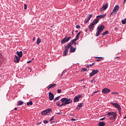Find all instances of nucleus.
I'll return each instance as SVG.
<instances>
[{
  "mask_svg": "<svg viewBox=\"0 0 126 126\" xmlns=\"http://www.w3.org/2000/svg\"><path fill=\"white\" fill-rule=\"evenodd\" d=\"M72 103V99L66 97H63L56 103V105L59 107H63Z\"/></svg>",
  "mask_w": 126,
  "mask_h": 126,
  "instance_id": "1",
  "label": "nucleus"
},
{
  "mask_svg": "<svg viewBox=\"0 0 126 126\" xmlns=\"http://www.w3.org/2000/svg\"><path fill=\"white\" fill-rule=\"evenodd\" d=\"M106 116H108V117H110V119L111 121H116V118H117L118 114L116 112H108L106 114Z\"/></svg>",
  "mask_w": 126,
  "mask_h": 126,
  "instance_id": "2",
  "label": "nucleus"
},
{
  "mask_svg": "<svg viewBox=\"0 0 126 126\" xmlns=\"http://www.w3.org/2000/svg\"><path fill=\"white\" fill-rule=\"evenodd\" d=\"M97 32H96V36L98 37L100 36V34L102 32V31L105 29V26L103 25H99L97 28Z\"/></svg>",
  "mask_w": 126,
  "mask_h": 126,
  "instance_id": "3",
  "label": "nucleus"
},
{
  "mask_svg": "<svg viewBox=\"0 0 126 126\" xmlns=\"http://www.w3.org/2000/svg\"><path fill=\"white\" fill-rule=\"evenodd\" d=\"M97 24V21H94V20L92 22L89 26V29H90V31H93V29L95 28L94 25H96Z\"/></svg>",
  "mask_w": 126,
  "mask_h": 126,
  "instance_id": "4",
  "label": "nucleus"
},
{
  "mask_svg": "<svg viewBox=\"0 0 126 126\" xmlns=\"http://www.w3.org/2000/svg\"><path fill=\"white\" fill-rule=\"evenodd\" d=\"M106 17V14H103V15H100L98 16H97L96 18L94 20V21H96L97 23L99 22V19H104Z\"/></svg>",
  "mask_w": 126,
  "mask_h": 126,
  "instance_id": "5",
  "label": "nucleus"
},
{
  "mask_svg": "<svg viewBox=\"0 0 126 126\" xmlns=\"http://www.w3.org/2000/svg\"><path fill=\"white\" fill-rule=\"evenodd\" d=\"M51 112H52V109H47L45 110H43L42 112H41V115H42V116H45L46 115H47V116H49L51 113Z\"/></svg>",
  "mask_w": 126,
  "mask_h": 126,
  "instance_id": "6",
  "label": "nucleus"
},
{
  "mask_svg": "<svg viewBox=\"0 0 126 126\" xmlns=\"http://www.w3.org/2000/svg\"><path fill=\"white\" fill-rule=\"evenodd\" d=\"M71 39V37H65L61 40V44H65V43H67L69 40Z\"/></svg>",
  "mask_w": 126,
  "mask_h": 126,
  "instance_id": "7",
  "label": "nucleus"
},
{
  "mask_svg": "<svg viewBox=\"0 0 126 126\" xmlns=\"http://www.w3.org/2000/svg\"><path fill=\"white\" fill-rule=\"evenodd\" d=\"M76 41V39L74 38V39L71 40L66 46L68 47V48H70V47H71V45H73V44H74V46H76V42H75Z\"/></svg>",
  "mask_w": 126,
  "mask_h": 126,
  "instance_id": "8",
  "label": "nucleus"
},
{
  "mask_svg": "<svg viewBox=\"0 0 126 126\" xmlns=\"http://www.w3.org/2000/svg\"><path fill=\"white\" fill-rule=\"evenodd\" d=\"M82 97V95L79 94L77 96H75L74 98L73 102L74 103H77V102H79V99Z\"/></svg>",
  "mask_w": 126,
  "mask_h": 126,
  "instance_id": "9",
  "label": "nucleus"
},
{
  "mask_svg": "<svg viewBox=\"0 0 126 126\" xmlns=\"http://www.w3.org/2000/svg\"><path fill=\"white\" fill-rule=\"evenodd\" d=\"M111 105H113L114 106V107H115V108H116V109H117L118 111H120V109H122V108L121 107V105H120L119 104L117 103H114V102H112L111 103Z\"/></svg>",
  "mask_w": 126,
  "mask_h": 126,
  "instance_id": "10",
  "label": "nucleus"
},
{
  "mask_svg": "<svg viewBox=\"0 0 126 126\" xmlns=\"http://www.w3.org/2000/svg\"><path fill=\"white\" fill-rule=\"evenodd\" d=\"M99 72V70L98 69L96 70H93L92 72L90 73V77H92V76H94L95 74H97Z\"/></svg>",
  "mask_w": 126,
  "mask_h": 126,
  "instance_id": "11",
  "label": "nucleus"
},
{
  "mask_svg": "<svg viewBox=\"0 0 126 126\" xmlns=\"http://www.w3.org/2000/svg\"><path fill=\"white\" fill-rule=\"evenodd\" d=\"M108 6H109V3L106 2L105 5H104L100 9V11H103V10H106L107 8H108Z\"/></svg>",
  "mask_w": 126,
  "mask_h": 126,
  "instance_id": "12",
  "label": "nucleus"
},
{
  "mask_svg": "<svg viewBox=\"0 0 126 126\" xmlns=\"http://www.w3.org/2000/svg\"><path fill=\"white\" fill-rule=\"evenodd\" d=\"M109 92H111V90L108 88H104L102 90L103 94H108Z\"/></svg>",
  "mask_w": 126,
  "mask_h": 126,
  "instance_id": "13",
  "label": "nucleus"
},
{
  "mask_svg": "<svg viewBox=\"0 0 126 126\" xmlns=\"http://www.w3.org/2000/svg\"><path fill=\"white\" fill-rule=\"evenodd\" d=\"M69 47H67V46H65V50L63 52V57H65L66 56L67 53H68V49Z\"/></svg>",
  "mask_w": 126,
  "mask_h": 126,
  "instance_id": "14",
  "label": "nucleus"
},
{
  "mask_svg": "<svg viewBox=\"0 0 126 126\" xmlns=\"http://www.w3.org/2000/svg\"><path fill=\"white\" fill-rule=\"evenodd\" d=\"M54 97H55V96L54 95V94H53V93L49 92V99L50 101H53V100L54 99Z\"/></svg>",
  "mask_w": 126,
  "mask_h": 126,
  "instance_id": "15",
  "label": "nucleus"
},
{
  "mask_svg": "<svg viewBox=\"0 0 126 126\" xmlns=\"http://www.w3.org/2000/svg\"><path fill=\"white\" fill-rule=\"evenodd\" d=\"M83 106H84V103L82 102L80 103V104L77 106L76 110H77V111H79V110H80V109H81V108H82Z\"/></svg>",
  "mask_w": 126,
  "mask_h": 126,
  "instance_id": "16",
  "label": "nucleus"
},
{
  "mask_svg": "<svg viewBox=\"0 0 126 126\" xmlns=\"http://www.w3.org/2000/svg\"><path fill=\"white\" fill-rule=\"evenodd\" d=\"M56 86H57V84H50L47 87V90H50V89H51V88H54L56 87Z\"/></svg>",
  "mask_w": 126,
  "mask_h": 126,
  "instance_id": "17",
  "label": "nucleus"
},
{
  "mask_svg": "<svg viewBox=\"0 0 126 126\" xmlns=\"http://www.w3.org/2000/svg\"><path fill=\"white\" fill-rule=\"evenodd\" d=\"M15 57L16 58V59H14V61L15 63H19V61H20V59L21 57H19V56H15Z\"/></svg>",
  "mask_w": 126,
  "mask_h": 126,
  "instance_id": "18",
  "label": "nucleus"
},
{
  "mask_svg": "<svg viewBox=\"0 0 126 126\" xmlns=\"http://www.w3.org/2000/svg\"><path fill=\"white\" fill-rule=\"evenodd\" d=\"M70 53H74L75 51H76V47L73 48V46H70Z\"/></svg>",
  "mask_w": 126,
  "mask_h": 126,
  "instance_id": "19",
  "label": "nucleus"
},
{
  "mask_svg": "<svg viewBox=\"0 0 126 126\" xmlns=\"http://www.w3.org/2000/svg\"><path fill=\"white\" fill-rule=\"evenodd\" d=\"M119 8H120V6H119V5H116L113 8V11L118 12V11L119 10Z\"/></svg>",
  "mask_w": 126,
  "mask_h": 126,
  "instance_id": "20",
  "label": "nucleus"
},
{
  "mask_svg": "<svg viewBox=\"0 0 126 126\" xmlns=\"http://www.w3.org/2000/svg\"><path fill=\"white\" fill-rule=\"evenodd\" d=\"M16 54L17 55V56H18V57H19L20 58H22V51H17Z\"/></svg>",
  "mask_w": 126,
  "mask_h": 126,
  "instance_id": "21",
  "label": "nucleus"
},
{
  "mask_svg": "<svg viewBox=\"0 0 126 126\" xmlns=\"http://www.w3.org/2000/svg\"><path fill=\"white\" fill-rule=\"evenodd\" d=\"M105 125H106V123L103 122H99L98 123V126H104Z\"/></svg>",
  "mask_w": 126,
  "mask_h": 126,
  "instance_id": "22",
  "label": "nucleus"
},
{
  "mask_svg": "<svg viewBox=\"0 0 126 126\" xmlns=\"http://www.w3.org/2000/svg\"><path fill=\"white\" fill-rule=\"evenodd\" d=\"M116 13H117V12H116L115 11H114V10H113V11L110 14V16H115V15H116Z\"/></svg>",
  "mask_w": 126,
  "mask_h": 126,
  "instance_id": "23",
  "label": "nucleus"
},
{
  "mask_svg": "<svg viewBox=\"0 0 126 126\" xmlns=\"http://www.w3.org/2000/svg\"><path fill=\"white\" fill-rule=\"evenodd\" d=\"M93 15V14H90L89 15L87 16L86 18L87 20H89H89L91 19V17H92Z\"/></svg>",
  "mask_w": 126,
  "mask_h": 126,
  "instance_id": "24",
  "label": "nucleus"
},
{
  "mask_svg": "<svg viewBox=\"0 0 126 126\" xmlns=\"http://www.w3.org/2000/svg\"><path fill=\"white\" fill-rule=\"evenodd\" d=\"M108 33H109V31H108L104 32L102 34V37H104L105 36V35H107V34H108Z\"/></svg>",
  "mask_w": 126,
  "mask_h": 126,
  "instance_id": "25",
  "label": "nucleus"
},
{
  "mask_svg": "<svg viewBox=\"0 0 126 126\" xmlns=\"http://www.w3.org/2000/svg\"><path fill=\"white\" fill-rule=\"evenodd\" d=\"M22 105H23V102L21 100H19L18 101V106H21Z\"/></svg>",
  "mask_w": 126,
  "mask_h": 126,
  "instance_id": "26",
  "label": "nucleus"
},
{
  "mask_svg": "<svg viewBox=\"0 0 126 126\" xmlns=\"http://www.w3.org/2000/svg\"><path fill=\"white\" fill-rule=\"evenodd\" d=\"M41 43V38H38L36 41L37 45H39Z\"/></svg>",
  "mask_w": 126,
  "mask_h": 126,
  "instance_id": "27",
  "label": "nucleus"
},
{
  "mask_svg": "<svg viewBox=\"0 0 126 126\" xmlns=\"http://www.w3.org/2000/svg\"><path fill=\"white\" fill-rule=\"evenodd\" d=\"M27 105L28 106H32V105H33V102L32 101H30V102L27 103Z\"/></svg>",
  "mask_w": 126,
  "mask_h": 126,
  "instance_id": "28",
  "label": "nucleus"
},
{
  "mask_svg": "<svg viewBox=\"0 0 126 126\" xmlns=\"http://www.w3.org/2000/svg\"><path fill=\"white\" fill-rule=\"evenodd\" d=\"M59 98H61V96H58L57 97H56L54 100V102H57V101L59 100Z\"/></svg>",
  "mask_w": 126,
  "mask_h": 126,
  "instance_id": "29",
  "label": "nucleus"
},
{
  "mask_svg": "<svg viewBox=\"0 0 126 126\" xmlns=\"http://www.w3.org/2000/svg\"><path fill=\"white\" fill-rule=\"evenodd\" d=\"M122 24H124V25L126 24V18L125 19H123V20H122Z\"/></svg>",
  "mask_w": 126,
  "mask_h": 126,
  "instance_id": "30",
  "label": "nucleus"
},
{
  "mask_svg": "<svg viewBox=\"0 0 126 126\" xmlns=\"http://www.w3.org/2000/svg\"><path fill=\"white\" fill-rule=\"evenodd\" d=\"M78 39H79V35H78V34H77L76 35V37L75 38V39L77 41L78 40Z\"/></svg>",
  "mask_w": 126,
  "mask_h": 126,
  "instance_id": "31",
  "label": "nucleus"
},
{
  "mask_svg": "<svg viewBox=\"0 0 126 126\" xmlns=\"http://www.w3.org/2000/svg\"><path fill=\"white\" fill-rule=\"evenodd\" d=\"M82 71H83V72H84V71H87V69L86 68H83L82 69Z\"/></svg>",
  "mask_w": 126,
  "mask_h": 126,
  "instance_id": "32",
  "label": "nucleus"
},
{
  "mask_svg": "<svg viewBox=\"0 0 126 126\" xmlns=\"http://www.w3.org/2000/svg\"><path fill=\"white\" fill-rule=\"evenodd\" d=\"M81 28V27L79 25H78L76 26V28H77V29H78Z\"/></svg>",
  "mask_w": 126,
  "mask_h": 126,
  "instance_id": "33",
  "label": "nucleus"
},
{
  "mask_svg": "<svg viewBox=\"0 0 126 126\" xmlns=\"http://www.w3.org/2000/svg\"><path fill=\"white\" fill-rule=\"evenodd\" d=\"M57 93H58V94L61 93H62V90H61V89H58V90H57Z\"/></svg>",
  "mask_w": 126,
  "mask_h": 126,
  "instance_id": "34",
  "label": "nucleus"
},
{
  "mask_svg": "<svg viewBox=\"0 0 126 126\" xmlns=\"http://www.w3.org/2000/svg\"><path fill=\"white\" fill-rule=\"evenodd\" d=\"M54 118H55V116H53V117L51 118V119L49 120V122H52V121H53Z\"/></svg>",
  "mask_w": 126,
  "mask_h": 126,
  "instance_id": "35",
  "label": "nucleus"
},
{
  "mask_svg": "<svg viewBox=\"0 0 126 126\" xmlns=\"http://www.w3.org/2000/svg\"><path fill=\"white\" fill-rule=\"evenodd\" d=\"M41 124H42V122H38L36 124V126H40V125H41Z\"/></svg>",
  "mask_w": 126,
  "mask_h": 126,
  "instance_id": "36",
  "label": "nucleus"
},
{
  "mask_svg": "<svg viewBox=\"0 0 126 126\" xmlns=\"http://www.w3.org/2000/svg\"><path fill=\"white\" fill-rule=\"evenodd\" d=\"M89 21V20H87V19L86 18V19L85 20V24H86V23H87Z\"/></svg>",
  "mask_w": 126,
  "mask_h": 126,
  "instance_id": "37",
  "label": "nucleus"
},
{
  "mask_svg": "<svg viewBox=\"0 0 126 126\" xmlns=\"http://www.w3.org/2000/svg\"><path fill=\"white\" fill-rule=\"evenodd\" d=\"M24 9H27V5L26 4H24Z\"/></svg>",
  "mask_w": 126,
  "mask_h": 126,
  "instance_id": "38",
  "label": "nucleus"
},
{
  "mask_svg": "<svg viewBox=\"0 0 126 126\" xmlns=\"http://www.w3.org/2000/svg\"><path fill=\"white\" fill-rule=\"evenodd\" d=\"M43 123H44V124H48V123H49V121H47V120H44L43 121Z\"/></svg>",
  "mask_w": 126,
  "mask_h": 126,
  "instance_id": "39",
  "label": "nucleus"
},
{
  "mask_svg": "<svg viewBox=\"0 0 126 126\" xmlns=\"http://www.w3.org/2000/svg\"><path fill=\"white\" fill-rule=\"evenodd\" d=\"M119 113V115L120 116H121L122 115V114H121V112H122V108L120 109V111H118Z\"/></svg>",
  "mask_w": 126,
  "mask_h": 126,
  "instance_id": "40",
  "label": "nucleus"
},
{
  "mask_svg": "<svg viewBox=\"0 0 126 126\" xmlns=\"http://www.w3.org/2000/svg\"><path fill=\"white\" fill-rule=\"evenodd\" d=\"M98 92H99V91H97L94 92L93 93V94L92 95V96H93V95H94V94H95V93H98Z\"/></svg>",
  "mask_w": 126,
  "mask_h": 126,
  "instance_id": "41",
  "label": "nucleus"
},
{
  "mask_svg": "<svg viewBox=\"0 0 126 126\" xmlns=\"http://www.w3.org/2000/svg\"><path fill=\"white\" fill-rule=\"evenodd\" d=\"M32 61H33V59H32V60L28 61V62H27V63H32Z\"/></svg>",
  "mask_w": 126,
  "mask_h": 126,
  "instance_id": "42",
  "label": "nucleus"
},
{
  "mask_svg": "<svg viewBox=\"0 0 126 126\" xmlns=\"http://www.w3.org/2000/svg\"><path fill=\"white\" fill-rule=\"evenodd\" d=\"M105 119H106L105 117L103 118H101L99 120V121H104V120H105Z\"/></svg>",
  "mask_w": 126,
  "mask_h": 126,
  "instance_id": "43",
  "label": "nucleus"
},
{
  "mask_svg": "<svg viewBox=\"0 0 126 126\" xmlns=\"http://www.w3.org/2000/svg\"><path fill=\"white\" fill-rule=\"evenodd\" d=\"M70 121L74 122V121H76V120L75 119L73 118V119H71Z\"/></svg>",
  "mask_w": 126,
  "mask_h": 126,
  "instance_id": "44",
  "label": "nucleus"
},
{
  "mask_svg": "<svg viewBox=\"0 0 126 126\" xmlns=\"http://www.w3.org/2000/svg\"><path fill=\"white\" fill-rule=\"evenodd\" d=\"M61 114H63V113L60 112L59 113H57L56 115H61Z\"/></svg>",
  "mask_w": 126,
  "mask_h": 126,
  "instance_id": "45",
  "label": "nucleus"
},
{
  "mask_svg": "<svg viewBox=\"0 0 126 126\" xmlns=\"http://www.w3.org/2000/svg\"><path fill=\"white\" fill-rule=\"evenodd\" d=\"M95 59H104L103 57H95Z\"/></svg>",
  "mask_w": 126,
  "mask_h": 126,
  "instance_id": "46",
  "label": "nucleus"
},
{
  "mask_svg": "<svg viewBox=\"0 0 126 126\" xmlns=\"http://www.w3.org/2000/svg\"><path fill=\"white\" fill-rule=\"evenodd\" d=\"M90 66V65H87L86 66V68H87H87H89Z\"/></svg>",
  "mask_w": 126,
  "mask_h": 126,
  "instance_id": "47",
  "label": "nucleus"
},
{
  "mask_svg": "<svg viewBox=\"0 0 126 126\" xmlns=\"http://www.w3.org/2000/svg\"><path fill=\"white\" fill-rule=\"evenodd\" d=\"M95 64V63H93L92 64H90V67L92 66V65H94Z\"/></svg>",
  "mask_w": 126,
  "mask_h": 126,
  "instance_id": "48",
  "label": "nucleus"
},
{
  "mask_svg": "<svg viewBox=\"0 0 126 126\" xmlns=\"http://www.w3.org/2000/svg\"><path fill=\"white\" fill-rule=\"evenodd\" d=\"M81 33V32H79L77 34V35H78L79 36Z\"/></svg>",
  "mask_w": 126,
  "mask_h": 126,
  "instance_id": "49",
  "label": "nucleus"
},
{
  "mask_svg": "<svg viewBox=\"0 0 126 126\" xmlns=\"http://www.w3.org/2000/svg\"><path fill=\"white\" fill-rule=\"evenodd\" d=\"M74 2L75 3H77V2H78V0H75Z\"/></svg>",
  "mask_w": 126,
  "mask_h": 126,
  "instance_id": "50",
  "label": "nucleus"
},
{
  "mask_svg": "<svg viewBox=\"0 0 126 126\" xmlns=\"http://www.w3.org/2000/svg\"><path fill=\"white\" fill-rule=\"evenodd\" d=\"M99 61H101V59H97L95 62H99Z\"/></svg>",
  "mask_w": 126,
  "mask_h": 126,
  "instance_id": "51",
  "label": "nucleus"
},
{
  "mask_svg": "<svg viewBox=\"0 0 126 126\" xmlns=\"http://www.w3.org/2000/svg\"><path fill=\"white\" fill-rule=\"evenodd\" d=\"M117 59H118L119 60V59H120L119 57H117L115 58V60H117Z\"/></svg>",
  "mask_w": 126,
  "mask_h": 126,
  "instance_id": "52",
  "label": "nucleus"
},
{
  "mask_svg": "<svg viewBox=\"0 0 126 126\" xmlns=\"http://www.w3.org/2000/svg\"><path fill=\"white\" fill-rule=\"evenodd\" d=\"M112 94H119V93H112Z\"/></svg>",
  "mask_w": 126,
  "mask_h": 126,
  "instance_id": "53",
  "label": "nucleus"
},
{
  "mask_svg": "<svg viewBox=\"0 0 126 126\" xmlns=\"http://www.w3.org/2000/svg\"><path fill=\"white\" fill-rule=\"evenodd\" d=\"M14 110L15 111H16V110H17V107L15 108Z\"/></svg>",
  "mask_w": 126,
  "mask_h": 126,
  "instance_id": "54",
  "label": "nucleus"
},
{
  "mask_svg": "<svg viewBox=\"0 0 126 126\" xmlns=\"http://www.w3.org/2000/svg\"><path fill=\"white\" fill-rule=\"evenodd\" d=\"M32 40H33V41H35V37H33V38Z\"/></svg>",
  "mask_w": 126,
  "mask_h": 126,
  "instance_id": "55",
  "label": "nucleus"
},
{
  "mask_svg": "<svg viewBox=\"0 0 126 126\" xmlns=\"http://www.w3.org/2000/svg\"><path fill=\"white\" fill-rule=\"evenodd\" d=\"M126 116H125V117H124V120H126Z\"/></svg>",
  "mask_w": 126,
  "mask_h": 126,
  "instance_id": "56",
  "label": "nucleus"
},
{
  "mask_svg": "<svg viewBox=\"0 0 126 126\" xmlns=\"http://www.w3.org/2000/svg\"><path fill=\"white\" fill-rule=\"evenodd\" d=\"M126 0H124V3L126 2Z\"/></svg>",
  "mask_w": 126,
  "mask_h": 126,
  "instance_id": "57",
  "label": "nucleus"
},
{
  "mask_svg": "<svg viewBox=\"0 0 126 126\" xmlns=\"http://www.w3.org/2000/svg\"><path fill=\"white\" fill-rule=\"evenodd\" d=\"M74 31L73 30V31L72 32V35H73V32H74Z\"/></svg>",
  "mask_w": 126,
  "mask_h": 126,
  "instance_id": "58",
  "label": "nucleus"
},
{
  "mask_svg": "<svg viewBox=\"0 0 126 126\" xmlns=\"http://www.w3.org/2000/svg\"><path fill=\"white\" fill-rule=\"evenodd\" d=\"M53 26H54V25H53L52 26H51V28H52Z\"/></svg>",
  "mask_w": 126,
  "mask_h": 126,
  "instance_id": "59",
  "label": "nucleus"
},
{
  "mask_svg": "<svg viewBox=\"0 0 126 126\" xmlns=\"http://www.w3.org/2000/svg\"><path fill=\"white\" fill-rule=\"evenodd\" d=\"M77 32H78V31H75L76 33H77Z\"/></svg>",
  "mask_w": 126,
  "mask_h": 126,
  "instance_id": "60",
  "label": "nucleus"
},
{
  "mask_svg": "<svg viewBox=\"0 0 126 126\" xmlns=\"http://www.w3.org/2000/svg\"><path fill=\"white\" fill-rule=\"evenodd\" d=\"M0 56H1V57H2V55H1V53H0Z\"/></svg>",
  "mask_w": 126,
  "mask_h": 126,
  "instance_id": "61",
  "label": "nucleus"
},
{
  "mask_svg": "<svg viewBox=\"0 0 126 126\" xmlns=\"http://www.w3.org/2000/svg\"><path fill=\"white\" fill-rule=\"evenodd\" d=\"M87 31H88L87 29H86L85 32H87Z\"/></svg>",
  "mask_w": 126,
  "mask_h": 126,
  "instance_id": "62",
  "label": "nucleus"
},
{
  "mask_svg": "<svg viewBox=\"0 0 126 126\" xmlns=\"http://www.w3.org/2000/svg\"><path fill=\"white\" fill-rule=\"evenodd\" d=\"M94 79H93V80L91 81V82H93V80H94Z\"/></svg>",
  "mask_w": 126,
  "mask_h": 126,
  "instance_id": "63",
  "label": "nucleus"
},
{
  "mask_svg": "<svg viewBox=\"0 0 126 126\" xmlns=\"http://www.w3.org/2000/svg\"><path fill=\"white\" fill-rule=\"evenodd\" d=\"M115 30H118V29L117 28H115Z\"/></svg>",
  "mask_w": 126,
  "mask_h": 126,
  "instance_id": "64",
  "label": "nucleus"
}]
</instances>
